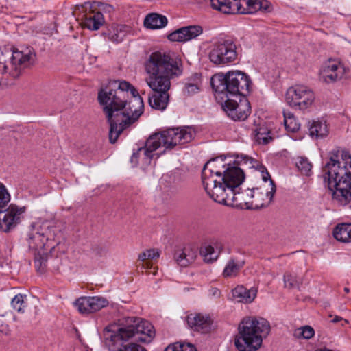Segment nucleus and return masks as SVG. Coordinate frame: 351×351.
<instances>
[{
	"label": "nucleus",
	"mask_w": 351,
	"mask_h": 351,
	"mask_svg": "<svg viewBox=\"0 0 351 351\" xmlns=\"http://www.w3.org/2000/svg\"><path fill=\"white\" fill-rule=\"evenodd\" d=\"M116 89L98 93V100L110 124L109 140L114 143L120 134L143 114V101L137 90L126 81L112 83Z\"/></svg>",
	"instance_id": "1"
},
{
	"label": "nucleus",
	"mask_w": 351,
	"mask_h": 351,
	"mask_svg": "<svg viewBox=\"0 0 351 351\" xmlns=\"http://www.w3.org/2000/svg\"><path fill=\"white\" fill-rule=\"evenodd\" d=\"M210 84L217 99L223 100L222 108L227 115L234 121H244L251 113L249 101L243 97L239 102L231 99V97H245L252 88L250 77L241 71H229L226 74L217 73L212 76Z\"/></svg>",
	"instance_id": "2"
},
{
	"label": "nucleus",
	"mask_w": 351,
	"mask_h": 351,
	"mask_svg": "<svg viewBox=\"0 0 351 351\" xmlns=\"http://www.w3.org/2000/svg\"><path fill=\"white\" fill-rule=\"evenodd\" d=\"M145 68L149 75L146 82L152 91L148 97L149 104L153 109L164 110L169 100L170 80L182 73L180 60L169 53L156 51L150 54Z\"/></svg>",
	"instance_id": "3"
},
{
	"label": "nucleus",
	"mask_w": 351,
	"mask_h": 351,
	"mask_svg": "<svg viewBox=\"0 0 351 351\" xmlns=\"http://www.w3.org/2000/svg\"><path fill=\"white\" fill-rule=\"evenodd\" d=\"M154 335V326L150 322L135 317L125 318L123 326L117 331H112L108 327L104 330L105 344L109 349H117V351H147L145 348L136 343H124L131 339L136 341L149 343Z\"/></svg>",
	"instance_id": "4"
},
{
	"label": "nucleus",
	"mask_w": 351,
	"mask_h": 351,
	"mask_svg": "<svg viewBox=\"0 0 351 351\" xmlns=\"http://www.w3.org/2000/svg\"><path fill=\"white\" fill-rule=\"evenodd\" d=\"M332 201L351 208V155H332L323 168Z\"/></svg>",
	"instance_id": "5"
},
{
	"label": "nucleus",
	"mask_w": 351,
	"mask_h": 351,
	"mask_svg": "<svg viewBox=\"0 0 351 351\" xmlns=\"http://www.w3.org/2000/svg\"><path fill=\"white\" fill-rule=\"evenodd\" d=\"M194 129L190 126L170 128L149 136L145 145L146 152L152 153L159 147L167 150H179L195 137Z\"/></svg>",
	"instance_id": "6"
},
{
	"label": "nucleus",
	"mask_w": 351,
	"mask_h": 351,
	"mask_svg": "<svg viewBox=\"0 0 351 351\" xmlns=\"http://www.w3.org/2000/svg\"><path fill=\"white\" fill-rule=\"evenodd\" d=\"M239 335L235 338L234 345L239 351H255L263 341V337L269 334L270 326L263 319L248 318L243 320L239 327Z\"/></svg>",
	"instance_id": "7"
},
{
	"label": "nucleus",
	"mask_w": 351,
	"mask_h": 351,
	"mask_svg": "<svg viewBox=\"0 0 351 351\" xmlns=\"http://www.w3.org/2000/svg\"><path fill=\"white\" fill-rule=\"evenodd\" d=\"M237 155V162H234L232 165L226 169V171L219 178H217L218 180L210 179L208 184L212 186L210 189L207 191L209 196L214 200H217L216 191H218V189L224 191L225 194H228L234 190L240 189V185L245 180V173L243 169L239 167L240 161L239 159L245 161L248 160L249 157L247 155Z\"/></svg>",
	"instance_id": "8"
},
{
	"label": "nucleus",
	"mask_w": 351,
	"mask_h": 351,
	"mask_svg": "<svg viewBox=\"0 0 351 351\" xmlns=\"http://www.w3.org/2000/svg\"><path fill=\"white\" fill-rule=\"evenodd\" d=\"M234 162H237V155H218L204 165L202 178L206 192L212 187L209 185L208 180L213 179L216 180L217 182L218 180L217 178H220Z\"/></svg>",
	"instance_id": "9"
},
{
	"label": "nucleus",
	"mask_w": 351,
	"mask_h": 351,
	"mask_svg": "<svg viewBox=\"0 0 351 351\" xmlns=\"http://www.w3.org/2000/svg\"><path fill=\"white\" fill-rule=\"evenodd\" d=\"M237 56V46L232 39H221L214 43L208 53L213 64L222 66L235 62Z\"/></svg>",
	"instance_id": "10"
},
{
	"label": "nucleus",
	"mask_w": 351,
	"mask_h": 351,
	"mask_svg": "<svg viewBox=\"0 0 351 351\" xmlns=\"http://www.w3.org/2000/svg\"><path fill=\"white\" fill-rule=\"evenodd\" d=\"M260 170L262 173L263 183L258 187L253 188V197L250 203L252 209L269 206L276 193V185L266 168L261 166Z\"/></svg>",
	"instance_id": "11"
},
{
	"label": "nucleus",
	"mask_w": 351,
	"mask_h": 351,
	"mask_svg": "<svg viewBox=\"0 0 351 351\" xmlns=\"http://www.w3.org/2000/svg\"><path fill=\"white\" fill-rule=\"evenodd\" d=\"M4 55L0 57V74L9 73L13 77H18L21 71L34 63L35 53L31 51L27 53L14 50L12 53L9 62L4 60Z\"/></svg>",
	"instance_id": "12"
},
{
	"label": "nucleus",
	"mask_w": 351,
	"mask_h": 351,
	"mask_svg": "<svg viewBox=\"0 0 351 351\" xmlns=\"http://www.w3.org/2000/svg\"><path fill=\"white\" fill-rule=\"evenodd\" d=\"M216 191V202L223 204L227 206H239L242 208L252 209L251 202L253 197V189H247L241 192L234 190L228 194L224 193V191L218 189Z\"/></svg>",
	"instance_id": "13"
},
{
	"label": "nucleus",
	"mask_w": 351,
	"mask_h": 351,
	"mask_svg": "<svg viewBox=\"0 0 351 351\" xmlns=\"http://www.w3.org/2000/svg\"><path fill=\"white\" fill-rule=\"evenodd\" d=\"M48 232V226L46 223L40 225L36 223L32 224L28 234L29 247L35 250L44 248L49 239Z\"/></svg>",
	"instance_id": "14"
},
{
	"label": "nucleus",
	"mask_w": 351,
	"mask_h": 351,
	"mask_svg": "<svg viewBox=\"0 0 351 351\" xmlns=\"http://www.w3.org/2000/svg\"><path fill=\"white\" fill-rule=\"evenodd\" d=\"M345 73V68L339 62L329 60L322 66L319 71L320 79L326 83H332L341 80Z\"/></svg>",
	"instance_id": "15"
},
{
	"label": "nucleus",
	"mask_w": 351,
	"mask_h": 351,
	"mask_svg": "<svg viewBox=\"0 0 351 351\" xmlns=\"http://www.w3.org/2000/svg\"><path fill=\"white\" fill-rule=\"evenodd\" d=\"M108 300L103 297H81L78 298L75 305L82 314H89L99 311L108 306Z\"/></svg>",
	"instance_id": "16"
},
{
	"label": "nucleus",
	"mask_w": 351,
	"mask_h": 351,
	"mask_svg": "<svg viewBox=\"0 0 351 351\" xmlns=\"http://www.w3.org/2000/svg\"><path fill=\"white\" fill-rule=\"evenodd\" d=\"M21 213V209L13 204L5 212L0 211V230L8 232L14 228L20 221Z\"/></svg>",
	"instance_id": "17"
},
{
	"label": "nucleus",
	"mask_w": 351,
	"mask_h": 351,
	"mask_svg": "<svg viewBox=\"0 0 351 351\" xmlns=\"http://www.w3.org/2000/svg\"><path fill=\"white\" fill-rule=\"evenodd\" d=\"M203 32L199 25H189L179 28L167 36L169 40L173 42H186L194 39Z\"/></svg>",
	"instance_id": "18"
},
{
	"label": "nucleus",
	"mask_w": 351,
	"mask_h": 351,
	"mask_svg": "<svg viewBox=\"0 0 351 351\" xmlns=\"http://www.w3.org/2000/svg\"><path fill=\"white\" fill-rule=\"evenodd\" d=\"M66 250V245L61 243H57L56 246L52 247L50 250L51 267L55 271L58 272H64L67 269V259L65 257L58 256V253L64 254Z\"/></svg>",
	"instance_id": "19"
},
{
	"label": "nucleus",
	"mask_w": 351,
	"mask_h": 351,
	"mask_svg": "<svg viewBox=\"0 0 351 351\" xmlns=\"http://www.w3.org/2000/svg\"><path fill=\"white\" fill-rule=\"evenodd\" d=\"M187 324L194 331L206 333L210 330L211 319L206 315L191 313L187 316Z\"/></svg>",
	"instance_id": "20"
},
{
	"label": "nucleus",
	"mask_w": 351,
	"mask_h": 351,
	"mask_svg": "<svg viewBox=\"0 0 351 351\" xmlns=\"http://www.w3.org/2000/svg\"><path fill=\"white\" fill-rule=\"evenodd\" d=\"M104 23V18L100 11L90 10L84 16L82 25L90 30H97Z\"/></svg>",
	"instance_id": "21"
},
{
	"label": "nucleus",
	"mask_w": 351,
	"mask_h": 351,
	"mask_svg": "<svg viewBox=\"0 0 351 351\" xmlns=\"http://www.w3.org/2000/svg\"><path fill=\"white\" fill-rule=\"evenodd\" d=\"M197 256V252L196 250L191 247H184L175 252L174 259L181 267H187L195 261Z\"/></svg>",
	"instance_id": "22"
},
{
	"label": "nucleus",
	"mask_w": 351,
	"mask_h": 351,
	"mask_svg": "<svg viewBox=\"0 0 351 351\" xmlns=\"http://www.w3.org/2000/svg\"><path fill=\"white\" fill-rule=\"evenodd\" d=\"M256 293L254 289H247L243 286H237L232 290V296L238 302L250 303L254 300Z\"/></svg>",
	"instance_id": "23"
},
{
	"label": "nucleus",
	"mask_w": 351,
	"mask_h": 351,
	"mask_svg": "<svg viewBox=\"0 0 351 351\" xmlns=\"http://www.w3.org/2000/svg\"><path fill=\"white\" fill-rule=\"evenodd\" d=\"M306 86L295 85L289 88L285 95L286 102L291 107L297 108L298 103L304 93Z\"/></svg>",
	"instance_id": "24"
},
{
	"label": "nucleus",
	"mask_w": 351,
	"mask_h": 351,
	"mask_svg": "<svg viewBox=\"0 0 351 351\" xmlns=\"http://www.w3.org/2000/svg\"><path fill=\"white\" fill-rule=\"evenodd\" d=\"M167 24V19L161 14L152 13L144 20V25L148 29H155L164 27Z\"/></svg>",
	"instance_id": "25"
},
{
	"label": "nucleus",
	"mask_w": 351,
	"mask_h": 351,
	"mask_svg": "<svg viewBox=\"0 0 351 351\" xmlns=\"http://www.w3.org/2000/svg\"><path fill=\"white\" fill-rule=\"evenodd\" d=\"M309 134L312 138H319L325 137L328 134V130L326 122L313 121L309 123Z\"/></svg>",
	"instance_id": "26"
},
{
	"label": "nucleus",
	"mask_w": 351,
	"mask_h": 351,
	"mask_svg": "<svg viewBox=\"0 0 351 351\" xmlns=\"http://www.w3.org/2000/svg\"><path fill=\"white\" fill-rule=\"evenodd\" d=\"M334 237L341 242L351 241V223H341L338 225L333 231Z\"/></svg>",
	"instance_id": "27"
},
{
	"label": "nucleus",
	"mask_w": 351,
	"mask_h": 351,
	"mask_svg": "<svg viewBox=\"0 0 351 351\" xmlns=\"http://www.w3.org/2000/svg\"><path fill=\"white\" fill-rule=\"evenodd\" d=\"M244 265V262L234 258H231L226 265L223 275L226 278H232L237 276L239 271Z\"/></svg>",
	"instance_id": "28"
},
{
	"label": "nucleus",
	"mask_w": 351,
	"mask_h": 351,
	"mask_svg": "<svg viewBox=\"0 0 351 351\" xmlns=\"http://www.w3.org/2000/svg\"><path fill=\"white\" fill-rule=\"evenodd\" d=\"M202 84L201 75L195 73L189 82L186 83L184 93L187 95H191L199 91Z\"/></svg>",
	"instance_id": "29"
},
{
	"label": "nucleus",
	"mask_w": 351,
	"mask_h": 351,
	"mask_svg": "<svg viewBox=\"0 0 351 351\" xmlns=\"http://www.w3.org/2000/svg\"><path fill=\"white\" fill-rule=\"evenodd\" d=\"M295 166L300 173L306 176L312 174L313 165L304 156H298L295 159Z\"/></svg>",
	"instance_id": "30"
},
{
	"label": "nucleus",
	"mask_w": 351,
	"mask_h": 351,
	"mask_svg": "<svg viewBox=\"0 0 351 351\" xmlns=\"http://www.w3.org/2000/svg\"><path fill=\"white\" fill-rule=\"evenodd\" d=\"M160 256L159 252L156 249H149L138 254V261L144 263L145 261L157 258ZM152 265L149 263H142L141 269H150Z\"/></svg>",
	"instance_id": "31"
},
{
	"label": "nucleus",
	"mask_w": 351,
	"mask_h": 351,
	"mask_svg": "<svg viewBox=\"0 0 351 351\" xmlns=\"http://www.w3.org/2000/svg\"><path fill=\"white\" fill-rule=\"evenodd\" d=\"M304 92L298 103L297 108L300 110H305L310 107L315 99L313 92L307 86H306Z\"/></svg>",
	"instance_id": "32"
},
{
	"label": "nucleus",
	"mask_w": 351,
	"mask_h": 351,
	"mask_svg": "<svg viewBox=\"0 0 351 351\" xmlns=\"http://www.w3.org/2000/svg\"><path fill=\"white\" fill-rule=\"evenodd\" d=\"M285 287L288 289H298L302 284V280L293 272H286L284 274Z\"/></svg>",
	"instance_id": "33"
},
{
	"label": "nucleus",
	"mask_w": 351,
	"mask_h": 351,
	"mask_svg": "<svg viewBox=\"0 0 351 351\" xmlns=\"http://www.w3.org/2000/svg\"><path fill=\"white\" fill-rule=\"evenodd\" d=\"M200 254L204 256L206 262L212 263L217 259L219 252L216 251L212 245H209L202 247Z\"/></svg>",
	"instance_id": "34"
},
{
	"label": "nucleus",
	"mask_w": 351,
	"mask_h": 351,
	"mask_svg": "<svg viewBox=\"0 0 351 351\" xmlns=\"http://www.w3.org/2000/svg\"><path fill=\"white\" fill-rule=\"evenodd\" d=\"M255 132L256 141L258 144L266 145L272 140V138L269 136L270 132L267 128L260 127L256 128Z\"/></svg>",
	"instance_id": "35"
},
{
	"label": "nucleus",
	"mask_w": 351,
	"mask_h": 351,
	"mask_svg": "<svg viewBox=\"0 0 351 351\" xmlns=\"http://www.w3.org/2000/svg\"><path fill=\"white\" fill-rule=\"evenodd\" d=\"M228 7L225 8L226 14H245V10L243 8L239 0H228Z\"/></svg>",
	"instance_id": "36"
},
{
	"label": "nucleus",
	"mask_w": 351,
	"mask_h": 351,
	"mask_svg": "<svg viewBox=\"0 0 351 351\" xmlns=\"http://www.w3.org/2000/svg\"><path fill=\"white\" fill-rule=\"evenodd\" d=\"M48 256L46 254H41L40 251L35 254L34 263L37 271L42 274L45 271L47 267Z\"/></svg>",
	"instance_id": "37"
},
{
	"label": "nucleus",
	"mask_w": 351,
	"mask_h": 351,
	"mask_svg": "<svg viewBox=\"0 0 351 351\" xmlns=\"http://www.w3.org/2000/svg\"><path fill=\"white\" fill-rule=\"evenodd\" d=\"M165 351H197L195 347L191 343L179 342L168 346Z\"/></svg>",
	"instance_id": "38"
},
{
	"label": "nucleus",
	"mask_w": 351,
	"mask_h": 351,
	"mask_svg": "<svg viewBox=\"0 0 351 351\" xmlns=\"http://www.w3.org/2000/svg\"><path fill=\"white\" fill-rule=\"evenodd\" d=\"M314 329L310 326H304L298 328L295 332V335L298 337H302L306 339H311L314 336Z\"/></svg>",
	"instance_id": "39"
},
{
	"label": "nucleus",
	"mask_w": 351,
	"mask_h": 351,
	"mask_svg": "<svg viewBox=\"0 0 351 351\" xmlns=\"http://www.w3.org/2000/svg\"><path fill=\"white\" fill-rule=\"evenodd\" d=\"M11 304L14 309L18 312H23L25 307V302L23 300V295L22 294H17L12 300Z\"/></svg>",
	"instance_id": "40"
},
{
	"label": "nucleus",
	"mask_w": 351,
	"mask_h": 351,
	"mask_svg": "<svg viewBox=\"0 0 351 351\" xmlns=\"http://www.w3.org/2000/svg\"><path fill=\"white\" fill-rule=\"evenodd\" d=\"M153 155H133L132 160L140 159L138 166L145 169L151 164Z\"/></svg>",
	"instance_id": "41"
},
{
	"label": "nucleus",
	"mask_w": 351,
	"mask_h": 351,
	"mask_svg": "<svg viewBox=\"0 0 351 351\" xmlns=\"http://www.w3.org/2000/svg\"><path fill=\"white\" fill-rule=\"evenodd\" d=\"M10 200V195L5 186L0 183V208L5 207Z\"/></svg>",
	"instance_id": "42"
},
{
	"label": "nucleus",
	"mask_w": 351,
	"mask_h": 351,
	"mask_svg": "<svg viewBox=\"0 0 351 351\" xmlns=\"http://www.w3.org/2000/svg\"><path fill=\"white\" fill-rule=\"evenodd\" d=\"M228 0H210V4L213 9L226 14V11L224 9L228 7Z\"/></svg>",
	"instance_id": "43"
},
{
	"label": "nucleus",
	"mask_w": 351,
	"mask_h": 351,
	"mask_svg": "<svg viewBox=\"0 0 351 351\" xmlns=\"http://www.w3.org/2000/svg\"><path fill=\"white\" fill-rule=\"evenodd\" d=\"M257 3L256 12L259 10L263 12H271L272 11V5L267 0H258Z\"/></svg>",
	"instance_id": "44"
},
{
	"label": "nucleus",
	"mask_w": 351,
	"mask_h": 351,
	"mask_svg": "<svg viewBox=\"0 0 351 351\" xmlns=\"http://www.w3.org/2000/svg\"><path fill=\"white\" fill-rule=\"evenodd\" d=\"M284 124L286 130L292 132H297L300 128V124L297 122L295 117L291 119L284 120Z\"/></svg>",
	"instance_id": "45"
},
{
	"label": "nucleus",
	"mask_w": 351,
	"mask_h": 351,
	"mask_svg": "<svg viewBox=\"0 0 351 351\" xmlns=\"http://www.w3.org/2000/svg\"><path fill=\"white\" fill-rule=\"evenodd\" d=\"M258 0H247V6L246 10L247 14L253 13L256 12V8L258 5L257 3Z\"/></svg>",
	"instance_id": "46"
},
{
	"label": "nucleus",
	"mask_w": 351,
	"mask_h": 351,
	"mask_svg": "<svg viewBox=\"0 0 351 351\" xmlns=\"http://www.w3.org/2000/svg\"><path fill=\"white\" fill-rule=\"evenodd\" d=\"M95 254L99 256H104L108 254V249L105 246L97 245L93 248Z\"/></svg>",
	"instance_id": "47"
},
{
	"label": "nucleus",
	"mask_w": 351,
	"mask_h": 351,
	"mask_svg": "<svg viewBox=\"0 0 351 351\" xmlns=\"http://www.w3.org/2000/svg\"><path fill=\"white\" fill-rule=\"evenodd\" d=\"M340 321H343V323L341 324L342 326H343L344 324H348V321L347 319H344L341 317H339V316H337V315L335 316L334 318L331 320V322L332 323H335V324L337 323V322H339Z\"/></svg>",
	"instance_id": "48"
},
{
	"label": "nucleus",
	"mask_w": 351,
	"mask_h": 351,
	"mask_svg": "<svg viewBox=\"0 0 351 351\" xmlns=\"http://www.w3.org/2000/svg\"><path fill=\"white\" fill-rule=\"evenodd\" d=\"M284 120L291 119L294 117L293 114L289 111L283 112Z\"/></svg>",
	"instance_id": "49"
},
{
	"label": "nucleus",
	"mask_w": 351,
	"mask_h": 351,
	"mask_svg": "<svg viewBox=\"0 0 351 351\" xmlns=\"http://www.w3.org/2000/svg\"><path fill=\"white\" fill-rule=\"evenodd\" d=\"M132 158H133V155H131L130 159V163H131V167H134L138 166L140 159H137V160L134 159V160H132Z\"/></svg>",
	"instance_id": "50"
},
{
	"label": "nucleus",
	"mask_w": 351,
	"mask_h": 351,
	"mask_svg": "<svg viewBox=\"0 0 351 351\" xmlns=\"http://www.w3.org/2000/svg\"><path fill=\"white\" fill-rule=\"evenodd\" d=\"M340 153L342 154H348V152L345 149H342L340 147H337V149H335L331 152V154H340Z\"/></svg>",
	"instance_id": "51"
},
{
	"label": "nucleus",
	"mask_w": 351,
	"mask_h": 351,
	"mask_svg": "<svg viewBox=\"0 0 351 351\" xmlns=\"http://www.w3.org/2000/svg\"><path fill=\"white\" fill-rule=\"evenodd\" d=\"M239 3H241L243 8H244L246 11L245 14H247V11H248L247 10H246L247 0H239Z\"/></svg>",
	"instance_id": "52"
},
{
	"label": "nucleus",
	"mask_w": 351,
	"mask_h": 351,
	"mask_svg": "<svg viewBox=\"0 0 351 351\" xmlns=\"http://www.w3.org/2000/svg\"><path fill=\"white\" fill-rule=\"evenodd\" d=\"M8 331V326L6 325H1L0 326V332L3 333H7Z\"/></svg>",
	"instance_id": "53"
},
{
	"label": "nucleus",
	"mask_w": 351,
	"mask_h": 351,
	"mask_svg": "<svg viewBox=\"0 0 351 351\" xmlns=\"http://www.w3.org/2000/svg\"><path fill=\"white\" fill-rule=\"evenodd\" d=\"M110 38L112 40H114V41H117V42H119L121 40V38H119V35L115 34H112L110 36Z\"/></svg>",
	"instance_id": "54"
},
{
	"label": "nucleus",
	"mask_w": 351,
	"mask_h": 351,
	"mask_svg": "<svg viewBox=\"0 0 351 351\" xmlns=\"http://www.w3.org/2000/svg\"><path fill=\"white\" fill-rule=\"evenodd\" d=\"M344 291H345L346 292H347V293L349 291L348 289V288H346V287L344 289Z\"/></svg>",
	"instance_id": "55"
},
{
	"label": "nucleus",
	"mask_w": 351,
	"mask_h": 351,
	"mask_svg": "<svg viewBox=\"0 0 351 351\" xmlns=\"http://www.w3.org/2000/svg\"><path fill=\"white\" fill-rule=\"evenodd\" d=\"M217 292H218V290H215L214 294H217Z\"/></svg>",
	"instance_id": "56"
}]
</instances>
